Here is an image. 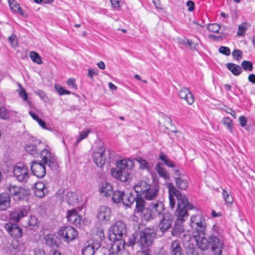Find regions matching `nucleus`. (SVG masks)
<instances>
[{
  "label": "nucleus",
  "mask_w": 255,
  "mask_h": 255,
  "mask_svg": "<svg viewBox=\"0 0 255 255\" xmlns=\"http://www.w3.org/2000/svg\"><path fill=\"white\" fill-rule=\"evenodd\" d=\"M167 187L169 192V205L171 209L175 207L176 204L174 197H176L177 202V208L175 212L177 220L172 229L171 234L173 236L179 237L184 231L182 223L188 216V210L192 209L193 206L188 202L185 195L178 190L172 183H167Z\"/></svg>",
  "instance_id": "f257e3e1"
},
{
  "label": "nucleus",
  "mask_w": 255,
  "mask_h": 255,
  "mask_svg": "<svg viewBox=\"0 0 255 255\" xmlns=\"http://www.w3.org/2000/svg\"><path fill=\"white\" fill-rule=\"evenodd\" d=\"M49 148V146L34 137L30 138V142L25 146L27 152L34 157L40 155L44 162L53 169L56 166V160Z\"/></svg>",
  "instance_id": "f03ea898"
},
{
  "label": "nucleus",
  "mask_w": 255,
  "mask_h": 255,
  "mask_svg": "<svg viewBox=\"0 0 255 255\" xmlns=\"http://www.w3.org/2000/svg\"><path fill=\"white\" fill-rule=\"evenodd\" d=\"M117 168L111 169L113 177L122 182H126L130 178V170L134 166V161L129 158H122L117 160Z\"/></svg>",
  "instance_id": "7ed1b4c3"
},
{
  "label": "nucleus",
  "mask_w": 255,
  "mask_h": 255,
  "mask_svg": "<svg viewBox=\"0 0 255 255\" xmlns=\"http://www.w3.org/2000/svg\"><path fill=\"white\" fill-rule=\"evenodd\" d=\"M159 186L148 184L145 181H140L134 186V190L146 200L156 202L158 196Z\"/></svg>",
  "instance_id": "20e7f679"
},
{
  "label": "nucleus",
  "mask_w": 255,
  "mask_h": 255,
  "mask_svg": "<svg viewBox=\"0 0 255 255\" xmlns=\"http://www.w3.org/2000/svg\"><path fill=\"white\" fill-rule=\"evenodd\" d=\"M223 230L218 226L214 225L208 236L209 246L215 255H220L223 248Z\"/></svg>",
  "instance_id": "39448f33"
},
{
  "label": "nucleus",
  "mask_w": 255,
  "mask_h": 255,
  "mask_svg": "<svg viewBox=\"0 0 255 255\" xmlns=\"http://www.w3.org/2000/svg\"><path fill=\"white\" fill-rule=\"evenodd\" d=\"M164 209V204L160 201L152 202L148 207H145L140 213L143 220L149 221L154 216L161 214Z\"/></svg>",
  "instance_id": "423d86ee"
},
{
  "label": "nucleus",
  "mask_w": 255,
  "mask_h": 255,
  "mask_svg": "<svg viewBox=\"0 0 255 255\" xmlns=\"http://www.w3.org/2000/svg\"><path fill=\"white\" fill-rule=\"evenodd\" d=\"M127 232L126 224L122 221H118L110 229L109 239L124 240V236Z\"/></svg>",
  "instance_id": "0eeeda50"
},
{
  "label": "nucleus",
  "mask_w": 255,
  "mask_h": 255,
  "mask_svg": "<svg viewBox=\"0 0 255 255\" xmlns=\"http://www.w3.org/2000/svg\"><path fill=\"white\" fill-rule=\"evenodd\" d=\"M134 197L131 193H125L123 191L116 190L113 193L112 200L114 203H122L124 205L127 207H130L134 201Z\"/></svg>",
  "instance_id": "6e6552de"
},
{
  "label": "nucleus",
  "mask_w": 255,
  "mask_h": 255,
  "mask_svg": "<svg viewBox=\"0 0 255 255\" xmlns=\"http://www.w3.org/2000/svg\"><path fill=\"white\" fill-rule=\"evenodd\" d=\"M190 225L192 229L195 230L193 234L200 233L201 235H203L205 231L206 221L201 214L192 216L190 218Z\"/></svg>",
  "instance_id": "1a4fd4ad"
},
{
  "label": "nucleus",
  "mask_w": 255,
  "mask_h": 255,
  "mask_svg": "<svg viewBox=\"0 0 255 255\" xmlns=\"http://www.w3.org/2000/svg\"><path fill=\"white\" fill-rule=\"evenodd\" d=\"M156 234L153 228H145L141 231L140 234L139 243L142 248L151 245Z\"/></svg>",
  "instance_id": "9d476101"
},
{
  "label": "nucleus",
  "mask_w": 255,
  "mask_h": 255,
  "mask_svg": "<svg viewBox=\"0 0 255 255\" xmlns=\"http://www.w3.org/2000/svg\"><path fill=\"white\" fill-rule=\"evenodd\" d=\"M58 235L64 242L69 243L75 240L78 234L74 228L66 226L61 228L58 230Z\"/></svg>",
  "instance_id": "9b49d317"
},
{
  "label": "nucleus",
  "mask_w": 255,
  "mask_h": 255,
  "mask_svg": "<svg viewBox=\"0 0 255 255\" xmlns=\"http://www.w3.org/2000/svg\"><path fill=\"white\" fill-rule=\"evenodd\" d=\"M13 173L17 181L20 182H26L29 178V170L23 163H18L13 167Z\"/></svg>",
  "instance_id": "f8f14e48"
},
{
  "label": "nucleus",
  "mask_w": 255,
  "mask_h": 255,
  "mask_svg": "<svg viewBox=\"0 0 255 255\" xmlns=\"http://www.w3.org/2000/svg\"><path fill=\"white\" fill-rule=\"evenodd\" d=\"M7 193L15 201H18L22 199L26 195V192L24 188L14 185H9L6 190Z\"/></svg>",
  "instance_id": "ddd939ff"
},
{
  "label": "nucleus",
  "mask_w": 255,
  "mask_h": 255,
  "mask_svg": "<svg viewBox=\"0 0 255 255\" xmlns=\"http://www.w3.org/2000/svg\"><path fill=\"white\" fill-rule=\"evenodd\" d=\"M106 147L103 145L95 148L93 153L94 162L97 166L102 167L106 162Z\"/></svg>",
  "instance_id": "4468645a"
},
{
  "label": "nucleus",
  "mask_w": 255,
  "mask_h": 255,
  "mask_svg": "<svg viewBox=\"0 0 255 255\" xmlns=\"http://www.w3.org/2000/svg\"><path fill=\"white\" fill-rule=\"evenodd\" d=\"M47 164L45 163L42 160L41 162L33 161L31 163V170L34 175L38 178H42L46 173L45 165Z\"/></svg>",
  "instance_id": "2eb2a0df"
},
{
  "label": "nucleus",
  "mask_w": 255,
  "mask_h": 255,
  "mask_svg": "<svg viewBox=\"0 0 255 255\" xmlns=\"http://www.w3.org/2000/svg\"><path fill=\"white\" fill-rule=\"evenodd\" d=\"M173 220V216L171 213L169 212L164 213L158 225L160 231L164 232L169 229L171 227Z\"/></svg>",
  "instance_id": "dca6fc26"
},
{
  "label": "nucleus",
  "mask_w": 255,
  "mask_h": 255,
  "mask_svg": "<svg viewBox=\"0 0 255 255\" xmlns=\"http://www.w3.org/2000/svg\"><path fill=\"white\" fill-rule=\"evenodd\" d=\"M4 228L13 238H19L22 236V230L16 224H12L10 222L7 223L4 225Z\"/></svg>",
  "instance_id": "f3484780"
},
{
  "label": "nucleus",
  "mask_w": 255,
  "mask_h": 255,
  "mask_svg": "<svg viewBox=\"0 0 255 255\" xmlns=\"http://www.w3.org/2000/svg\"><path fill=\"white\" fill-rule=\"evenodd\" d=\"M111 209L106 206H101L98 211L97 218L100 222L106 223L110 220Z\"/></svg>",
  "instance_id": "a211bd4d"
},
{
  "label": "nucleus",
  "mask_w": 255,
  "mask_h": 255,
  "mask_svg": "<svg viewBox=\"0 0 255 255\" xmlns=\"http://www.w3.org/2000/svg\"><path fill=\"white\" fill-rule=\"evenodd\" d=\"M193 236L196 240L197 245L202 250H206L209 247V239L205 237V232L203 235L200 233L193 234Z\"/></svg>",
  "instance_id": "6ab92c4d"
},
{
  "label": "nucleus",
  "mask_w": 255,
  "mask_h": 255,
  "mask_svg": "<svg viewBox=\"0 0 255 255\" xmlns=\"http://www.w3.org/2000/svg\"><path fill=\"white\" fill-rule=\"evenodd\" d=\"M29 210V208L27 207L16 209L10 213V219L14 222H18L22 218L27 215Z\"/></svg>",
  "instance_id": "aec40b11"
},
{
  "label": "nucleus",
  "mask_w": 255,
  "mask_h": 255,
  "mask_svg": "<svg viewBox=\"0 0 255 255\" xmlns=\"http://www.w3.org/2000/svg\"><path fill=\"white\" fill-rule=\"evenodd\" d=\"M66 201L69 205H75L82 201V195L78 191H68L66 195Z\"/></svg>",
  "instance_id": "412c9836"
},
{
  "label": "nucleus",
  "mask_w": 255,
  "mask_h": 255,
  "mask_svg": "<svg viewBox=\"0 0 255 255\" xmlns=\"http://www.w3.org/2000/svg\"><path fill=\"white\" fill-rule=\"evenodd\" d=\"M113 243L109 250L111 254L118 255L124 250L126 244L125 240L115 239L112 240Z\"/></svg>",
  "instance_id": "4be33fe9"
},
{
  "label": "nucleus",
  "mask_w": 255,
  "mask_h": 255,
  "mask_svg": "<svg viewBox=\"0 0 255 255\" xmlns=\"http://www.w3.org/2000/svg\"><path fill=\"white\" fill-rule=\"evenodd\" d=\"M68 221L76 226L80 225L81 218L78 215L76 209L69 210L67 212Z\"/></svg>",
  "instance_id": "5701e85b"
},
{
  "label": "nucleus",
  "mask_w": 255,
  "mask_h": 255,
  "mask_svg": "<svg viewBox=\"0 0 255 255\" xmlns=\"http://www.w3.org/2000/svg\"><path fill=\"white\" fill-rule=\"evenodd\" d=\"M178 95L181 99H184L189 105L192 104L194 101L193 94L187 88H182L179 91Z\"/></svg>",
  "instance_id": "b1692460"
},
{
  "label": "nucleus",
  "mask_w": 255,
  "mask_h": 255,
  "mask_svg": "<svg viewBox=\"0 0 255 255\" xmlns=\"http://www.w3.org/2000/svg\"><path fill=\"white\" fill-rule=\"evenodd\" d=\"M35 195L39 198L43 197L48 192L47 188L42 182H37L34 185Z\"/></svg>",
  "instance_id": "393cba45"
},
{
  "label": "nucleus",
  "mask_w": 255,
  "mask_h": 255,
  "mask_svg": "<svg viewBox=\"0 0 255 255\" xmlns=\"http://www.w3.org/2000/svg\"><path fill=\"white\" fill-rule=\"evenodd\" d=\"M99 190L101 194L105 196H109L113 193V187L111 184L104 181L99 185Z\"/></svg>",
  "instance_id": "a878e982"
},
{
  "label": "nucleus",
  "mask_w": 255,
  "mask_h": 255,
  "mask_svg": "<svg viewBox=\"0 0 255 255\" xmlns=\"http://www.w3.org/2000/svg\"><path fill=\"white\" fill-rule=\"evenodd\" d=\"M189 178L187 176H182L175 178L176 186L181 190H186L188 187Z\"/></svg>",
  "instance_id": "bb28decb"
},
{
  "label": "nucleus",
  "mask_w": 255,
  "mask_h": 255,
  "mask_svg": "<svg viewBox=\"0 0 255 255\" xmlns=\"http://www.w3.org/2000/svg\"><path fill=\"white\" fill-rule=\"evenodd\" d=\"M10 197L7 193H3L0 194V210L3 211L10 206Z\"/></svg>",
  "instance_id": "cd10ccee"
},
{
  "label": "nucleus",
  "mask_w": 255,
  "mask_h": 255,
  "mask_svg": "<svg viewBox=\"0 0 255 255\" xmlns=\"http://www.w3.org/2000/svg\"><path fill=\"white\" fill-rule=\"evenodd\" d=\"M100 247L99 243L88 244L82 251V255H94L96 251Z\"/></svg>",
  "instance_id": "c85d7f7f"
},
{
  "label": "nucleus",
  "mask_w": 255,
  "mask_h": 255,
  "mask_svg": "<svg viewBox=\"0 0 255 255\" xmlns=\"http://www.w3.org/2000/svg\"><path fill=\"white\" fill-rule=\"evenodd\" d=\"M170 252L172 255H183V252L179 240L174 241L170 246Z\"/></svg>",
  "instance_id": "c756f323"
},
{
  "label": "nucleus",
  "mask_w": 255,
  "mask_h": 255,
  "mask_svg": "<svg viewBox=\"0 0 255 255\" xmlns=\"http://www.w3.org/2000/svg\"><path fill=\"white\" fill-rule=\"evenodd\" d=\"M8 3L11 10L13 13H19L21 16L24 15L23 10L15 0H8Z\"/></svg>",
  "instance_id": "7c9ffc66"
},
{
  "label": "nucleus",
  "mask_w": 255,
  "mask_h": 255,
  "mask_svg": "<svg viewBox=\"0 0 255 255\" xmlns=\"http://www.w3.org/2000/svg\"><path fill=\"white\" fill-rule=\"evenodd\" d=\"M134 199L136 204L135 212L137 213H140L145 208V200L140 195H137L136 197L135 198H134Z\"/></svg>",
  "instance_id": "2f4dec72"
},
{
  "label": "nucleus",
  "mask_w": 255,
  "mask_h": 255,
  "mask_svg": "<svg viewBox=\"0 0 255 255\" xmlns=\"http://www.w3.org/2000/svg\"><path fill=\"white\" fill-rule=\"evenodd\" d=\"M155 169L159 176L163 178L164 180H167L170 178V174L163 167V164L159 162L155 167Z\"/></svg>",
  "instance_id": "473e14b6"
},
{
  "label": "nucleus",
  "mask_w": 255,
  "mask_h": 255,
  "mask_svg": "<svg viewBox=\"0 0 255 255\" xmlns=\"http://www.w3.org/2000/svg\"><path fill=\"white\" fill-rule=\"evenodd\" d=\"M228 69L235 76H239L242 72V68L239 65L232 63H228L226 65Z\"/></svg>",
  "instance_id": "72a5a7b5"
},
{
  "label": "nucleus",
  "mask_w": 255,
  "mask_h": 255,
  "mask_svg": "<svg viewBox=\"0 0 255 255\" xmlns=\"http://www.w3.org/2000/svg\"><path fill=\"white\" fill-rule=\"evenodd\" d=\"M249 25L247 22H243L238 26L237 35L244 36L248 29Z\"/></svg>",
  "instance_id": "f704fd0d"
},
{
  "label": "nucleus",
  "mask_w": 255,
  "mask_h": 255,
  "mask_svg": "<svg viewBox=\"0 0 255 255\" xmlns=\"http://www.w3.org/2000/svg\"><path fill=\"white\" fill-rule=\"evenodd\" d=\"M222 196L226 204L231 205L234 202V198L232 197L230 192L223 189Z\"/></svg>",
  "instance_id": "c9c22d12"
},
{
  "label": "nucleus",
  "mask_w": 255,
  "mask_h": 255,
  "mask_svg": "<svg viewBox=\"0 0 255 255\" xmlns=\"http://www.w3.org/2000/svg\"><path fill=\"white\" fill-rule=\"evenodd\" d=\"M159 159L160 160H162L164 161V163L168 167H175V164L174 163L170 160H169L166 155L163 152H160L159 155Z\"/></svg>",
  "instance_id": "e433bc0d"
},
{
  "label": "nucleus",
  "mask_w": 255,
  "mask_h": 255,
  "mask_svg": "<svg viewBox=\"0 0 255 255\" xmlns=\"http://www.w3.org/2000/svg\"><path fill=\"white\" fill-rule=\"evenodd\" d=\"M29 57L31 60L38 64L42 63V58L39 54L35 51H31L29 53Z\"/></svg>",
  "instance_id": "4c0bfd02"
},
{
  "label": "nucleus",
  "mask_w": 255,
  "mask_h": 255,
  "mask_svg": "<svg viewBox=\"0 0 255 255\" xmlns=\"http://www.w3.org/2000/svg\"><path fill=\"white\" fill-rule=\"evenodd\" d=\"M91 132L92 130L91 129H86L81 131L79 133V136H77L76 138L75 144L76 145L78 144L82 140L86 138L88 136L89 133Z\"/></svg>",
  "instance_id": "58836bf2"
},
{
  "label": "nucleus",
  "mask_w": 255,
  "mask_h": 255,
  "mask_svg": "<svg viewBox=\"0 0 255 255\" xmlns=\"http://www.w3.org/2000/svg\"><path fill=\"white\" fill-rule=\"evenodd\" d=\"M222 122L224 125H225L231 132H233V121L228 117L224 118Z\"/></svg>",
  "instance_id": "ea45409f"
},
{
  "label": "nucleus",
  "mask_w": 255,
  "mask_h": 255,
  "mask_svg": "<svg viewBox=\"0 0 255 255\" xmlns=\"http://www.w3.org/2000/svg\"><path fill=\"white\" fill-rule=\"evenodd\" d=\"M241 66L245 71H252L253 69V63L249 61H243L241 64Z\"/></svg>",
  "instance_id": "a19ab883"
},
{
  "label": "nucleus",
  "mask_w": 255,
  "mask_h": 255,
  "mask_svg": "<svg viewBox=\"0 0 255 255\" xmlns=\"http://www.w3.org/2000/svg\"><path fill=\"white\" fill-rule=\"evenodd\" d=\"M207 29L211 32L218 33L220 26L218 23H211L208 25Z\"/></svg>",
  "instance_id": "79ce46f5"
},
{
  "label": "nucleus",
  "mask_w": 255,
  "mask_h": 255,
  "mask_svg": "<svg viewBox=\"0 0 255 255\" xmlns=\"http://www.w3.org/2000/svg\"><path fill=\"white\" fill-rule=\"evenodd\" d=\"M55 89L60 95H69L71 94L69 91L64 89L62 87L57 84L55 85Z\"/></svg>",
  "instance_id": "37998d69"
},
{
  "label": "nucleus",
  "mask_w": 255,
  "mask_h": 255,
  "mask_svg": "<svg viewBox=\"0 0 255 255\" xmlns=\"http://www.w3.org/2000/svg\"><path fill=\"white\" fill-rule=\"evenodd\" d=\"M187 45L191 50H197L198 48V43L193 41L192 40L188 39Z\"/></svg>",
  "instance_id": "c03bdc74"
},
{
  "label": "nucleus",
  "mask_w": 255,
  "mask_h": 255,
  "mask_svg": "<svg viewBox=\"0 0 255 255\" xmlns=\"http://www.w3.org/2000/svg\"><path fill=\"white\" fill-rule=\"evenodd\" d=\"M9 117V115L6 110L5 108L3 107H0V118L2 119H7Z\"/></svg>",
  "instance_id": "a18cd8bd"
},
{
  "label": "nucleus",
  "mask_w": 255,
  "mask_h": 255,
  "mask_svg": "<svg viewBox=\"0 0 255 255\" xmlns=\"http://www.w3.org/2000/svg\"><path fill=\"white\" fill-rule=\"evenodd\" d=\"M35 94L37 95L41 100L43 101L46 102L48 100V98L46 96L45 93L41 90H38L37 91L35 92Z\"/></svg>",
  "instance_id": "49530a36"
},
{
  "label": "nucleus",
  "mask_w": 255,
  "mask_h": 255,
  "mask_svg": "<svg viewBox=\"0 0 255 255\" xmlns=\"http://www.w3.org/2000/svg\"><path fill=\"white\" fill-rule=\"evenodd\" d=\"M219 51L220 53L226 56L230 55L231 53V50L230 48L224 46H221L219 49Z\"/></svg>",
  "instance_id": "de8ad7c7"
},
{
  "label": "nucleus",
  "mask_w": 255,
  "mask_h": 255,
  "mask_svg": "<svg viewBox=\"0 0 255 255\" xmlns=\"http://www.w3.org/2000/svg\"><path fill=\"white\" fill-rule=\"evenodd\" d=\"M243 53L239 49L234 50L232 53L233 57L237 60H239L242 58Z\"/></svg>",
  "instance_id": "09e8293b"
},
{
  "label": "nucleus",
  "mask_w": 255,
  "mask_h": 255,
  "mask_svg": "<svg viewBox=\"0 0 255 255\" xmlns=\"http://www.w3.org/2000/svg\"><path fill=\"white\" fill-rule=\"evenodd\" d=\"M46 243L49 246H53L55 243V241L51 235H48L45 238Z\"/></svg>",
  "instance_id": "8fccbe9b"
},
{
  "label": "nucleus",
  "mask_w": 255,
  "mask_h": 255,
  "mask_svg": "<svg viewBox=\"0 0 255 255\" xmlns=\"http://www.w3.org/2000/svg\"><path fill=\"white\" fill-rule=\"evenodd\" d=\"M88 72V76L92 80L93 79L94 75H97L98 74V71L92 68H89Z\"/></svg>",
  "instance_id": "3c124183"
},
{
  "label": "nucleus",
  "mask_w": 255,
  "mask_h": 255,
  "mask_svg": "<svg viewBox=\"0 0 255 255\" xmlns=\"http://www.w3.org/2000/svg\"><path fill=\"white\" fill-rule=\"evenodd\" d=\"M19 86L20 88V91L19 93L20 97L22 98L24 101H27L28 99V96L24 88H23L20 85H19Z\"/></svg>",
  "instance_id": "603ef678"
},
{
  "label": "nucleus",
  "mask_w": 255,
  "mask_h": 255,
  "mask_svg": "<svg viewBox=\"0 0 255 255\" xmlns=\"http://www.w3.org/2000/svg\"><path fill=\"white\" fill-rule=\"evenodd\" d=\"M8 41L10 43L12 46L15 47L17 45V40L16 35H12L9 37Z\"/></svg>",
  "instance_id": "864d4df0"
},
{
  "label": "nucleus",
  "mask_w": 255,
  "mask_h": 255,
  "mask_svg": "<svg viewBox=\"0 0 255 255\" xmlns=\"http://www.w3.org/2000/svg\"><path fill=\"white\" fill-rule=\"evenodd\" d=\"M137 161L139 162L141 168L146 169L147 168L148 163L145 160L142 158H139L137 159Z\"/></svg>",
  "instance_id": "5fc2aeb1"
},
{
  "label": "nucleus",
  "mask_w": 255,
  "mask_h": 255,
  "mask_svg": "<svg viewBox=\"0 0 255 255\" xmlns=\"http://www.w3.org/2000/svg\"><path fill=\"white\" fill-rule=\"evenodd\" d=\"M67 85L71 88L76 89L77 88L76 84H75V80L74 78H70L67 81Z\"/></svg>",
  "instance_id": "6e6d98bb"
},
{
  "label": "nucleus",
  "mask_w": 255,
  "mask_h": 255,
  "mask_svg": "<svg viewBox=\"0 0 255 255\" xmlns=\"http://www.w3.org/2000/svg\"><path fill=\"white\" fill-rule=\"evenodd\" d=\"M110 1L113 8L117 9L120 8V0H110Z\"/></svg>",
  "instance_id": "4d7b16f0"
},
{
  "label": "nucleus",
  "mask_w": 255,
  "mask_h": 255,
  "mask_svg": "<svg viewBox=\"0 0 255 255\" xmlns=\"http://www.w3.org/2000/svg\"><path fill=\"white\" fill-rule=\"evenodd\" d=\"M239 120L240 124L242 127H244L246 125L247 123V120L245 117L240 116L239 118Z\"/></svg>",
  "instance_id": "13d9d810"
},
{
  "label": "nucleus",
  "mask_w": 255,
  "mask_h": 255,
  "mask_svg": "<svg viewBox=\"0 0 255 255\" xmlns=\"http://www.w3.org/2000/svg\"><path fill=\"white\" fill-rule=\"evenodd\" d=\"M186 5L188 6V10L192 11L194 9V3L191 0H188L186 2Z\"/></svg>",
  "instance_id": "bf43d9fd"
},
{
  "label": "nucleus",
  "mask_w": 255,
  "mask_h": 255,
  "mask_svg": "<svg viewBox=\"0 0 255 255\" xmlns=\"http://www.w3.org/2000/svg\"><path fill=\"white\" fill-rule=\"evenodd\" d=\"M34 255H45V253L43 249L36 248L34 250Z\"/></svg>",
  "instance_id": "052dcab7"
},
{
  "label": "nucleus",
  "mask_w": 255,
  "mask_h": 255,
  "mask_svg": "<svg viewBox=\"0 0 255 255\" xmlns=\"http://www.w3.org/2000/svg\"><path fill=\"white\" fill-rule=\"evenodd\" d=\"M188 39L186 38H177V42L179 44L183 45H187V41Z\"/></svg>",
  "instance_id": "680f3d73"
},
{
  "label": "nucleus",
  "mask_w": 255,
  "mask_h": 255,
  "mask_svg": "<svg viewBox=\"0 0 255 255\" xmlns=\"http://www.w3.org/2000/svg\"><path fill=\"white\" fill-rule=\"evenodd\" d=\"M140 255H155L154 254L152 253V252L149 250H145L143 251L141 254Z\"/></svg>",
  "instance_id": "e2e57ef3"
},
{
  "label": "nucleus",
  "mask_w": 255,
  "mask_h": 255,
  "mask_svg": "<svg viewBox=\"0 0 255 255\" xmlns=\"http://www.w3.org/2000/svg\"><path fill=\"white\" fill-rule=\"evenodd\" d=\"M29 113L31 117L35 121H37L38 119H40L39 118L38 115L34 112L30 111H29Z\"/></svg>",
  "instance_id": "0e129e2a"
},
{
  "label": "nucleus",
  "mask_w": 255,
  "mask_h": 255,
  "mask_svg": "<svg viewBox=\"0 0 255 255\" xmlns=\"http://www.w3.org/2000/svg\"><path fill=\"white\" fill-rule=\"evenodd\" d=\"M37 122H38L39 126L40 127H41L42 128H43L44 129L46 128V125L44 121H43L41 119H38V120Z\"/></svg>",
  "instance_id": "69168bd1"
},
{
  "label": "nucleus",
  "mask_w": 255,
  "mask_h": 255,
  "mask_svg": "<svg viewBox=\"0 0 255 255\" xmlns=\"http://www.w3.org/2000/svg\"><path fill=\"white\" fill-rule=\"evenodd\" d=\"M248 80L253 83L255 84V75L254 74H251L248 76Z\"/></svg>",
  "instance_id": "338daca9"
},
{
  "label": "nucleus",
  "mask_w": 255,
  "mask_h": 255,
  "mask_svg": "<svg viewBox=\"0 0 255 255\" xmlns=\"http://www.w3.org/2000/svg\"><path fill=\"white\" fill-rule=\"evenodd\" d=\"M37 220L35 217L30 216V220H29V225L34 226L36 225Z\"/></svg>",
  "instance_id": "774afa93"
}]
</instances>
